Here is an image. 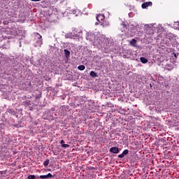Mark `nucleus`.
Segmentation results:
<instances>
[{
  "label": "nucleus",
  "instance_id": "obj_1",
  "mask_svg": "<svg viewBox=\"0 0 179 179\" xmlns=\"http://www.w3.org/2000/svg\"><path fill=\"white\" fill-rule=\"evenodd\" d=\"M165 44L169 47L173 45V43L174 41V36L171 34H169L166 36L164 39Z\"/></svg>",
  "mask_w": 179,
  "mask_h": 179
},
{
  "label": "nucleus",
  "instance_id": "obj_2",
  "mask_svg": "<svg viewBox=\"0 0 179 179\" xmlns=\"http://www.w3.org/2000/svg\"><path fill=\"white\" fill-rule=\"evenodd\" d=\"M152 5H153V3H152V1H147L143 3L141 5V7L143 9H146V8H149V6H152Z\"/></svg>",
  "mask_w": 179,
  "mask_h": 179
},
{
  "label": "nucleus",
  "instance_id": "obj_3",
  "mask_svg": "<svg viewBox=\"0 0 179 179\" xmlns=\"http://www.w3.org/2000/svg\"><path fill=\"white\" fill-rule=\"evenodd\" d=\"M39 178L41 179L54 178V176H52V174L49 173L47 175H41L39 176Z\"/></svg>",
  "mask_w": 179,
  "mask_h": 179
},
{
  "label": "nucleus",
  "instance_id": "obj_4",
  "mask_svg": "<svg viewBox=\"0 0 179 179\" xmlns=\"http://www.w3.org/2000/svg\"><path fill=\"white\" fill-rule=\"evenodd\" d=\"M109 152L115 154L120 153V148L117 147H112L110 148Z\"/></svg>",
  "mask_w": 179,
  "mask_h": 179
},
{
  "label": "nucleus",
  "instance_id": "obj_5",
  "mask_svg": "<svg viewBox=\"0 0 179 179\" xmlns=\"http://www.w3.org/2000/svg\"><path fill=\"white\" fill-rule=\"evenodd\" d=\"M96 20L99 22V23H101V22L104 20L106 17L104 16V15L99 14L98 15H96Z\"/></svg>",
  "mask_w": 179,
  "mask_h": 179
},
{
  "label": "nucleus",
  "instance_id": "obj_6",
  "mask_svg": "<svg viewBox=\"0 0 179 179\" xmlns=\"http://www.w3.org/2000/svg\"><path fill=\"white\" fill-rule=\"evenodd\" d=\"M128 153H129V150H124L122 154L118 155V157L120 159H122L123 157H125V156H127V155H128Z\"/></svg>",
  "mask_w": 179,
  "mask_h": 179
},
{
  "label": "nucleus",
  "instance_id": "obj_7",
  "mask_svg": "<svg viewBox=\"0 0 179 179\" xmlns=\"http://www.w3.org/2000/svg\"><path fill=\"white\" fill-rule=\"evenodd\" d=\"M64 52L66 58H69L71 57V52L68 49H64Z\"/></svg>",
  "mask_w": 179,
  "mask_h": 179
},
{
  "label": "nucleus",
  "instance_id": "obj_8",
  "mask_svg": "<svg viewBox=\"0 0 179 179\" xmlns=\"http://www.w3.org/2000/svg\"><path fill=\"white\" fill-rule=\"evenodd\" d=\"M90 76H92V78H98L99 76L97 75V73H96L94 71H92L90 73Z\"/></svg>",
  "mask_w": 179,
  "mask_h": 179
},
{
  "label": "nucleus",
  "instance_id": "obj_9",
  "mask_svg": "<svg viewBox=\"0 0 179 179\" xmlns=\"http://www.w3.org/2000/svg\"><path fill=\"white\" fill-rule=\"evenodd\" d=\"M140 60L142 62V64H148V59L145 57H141Z\"/></svg>",
  "mask_w": 179,
  "mask_h": 179
},
{
  "label": "nucleus",
  "instance_id": "obj_10",
  "mask_svg": "<svg viewBox=\"0 0 179 179\" xmlns=\"http://www.w3.org/2000/svg\"><path fill=\"white\" fill-rule=\"evenodd\" d=\"M78 69L79 71H85V69H86V66H85V65H80L78 66Z\"/></svg>",
  "mask_w": 179,
  "mask_h": 179
},
{
  "label": "nucleus",
  "instance_id": "obj_11",
  "mask_svg": "<svg viewBox=\"0 0 179 179\" xmlns=\"http://www.w3.org/2000/svg\"><path fill=\"white\" fill-rule=\"evenodd\" d=\"M136 44V39L134 38L130 41V45H133V47H135Z\"/></svg>",
  "mask_w": 179,
  "mask_h": 179
},
{
  "label": "nucleus",
  "instance_id": "obj_12",
  "mask_svg": "<svg viewBox=\"0 0 179 179\" xmlns=\"http://www.w3.org/2000/svg\"><path fill=\"white\" fill-rule=\"evenodd\" d=\"M48 164H50V159H46L44 162H43V166L45 167H47V166H48Z\"/></svg>",
  "mask_w": 179,
  "mask_h": 179
},
{
  "label": "nucleus",
  "instance_id": "obj_13",
  "mask_svg": "<svg viewBox=\"0 0 179 179\" xmlns=\"http://www.w3.org/2000/svg\"><path fill=\"white\" fill-rule=\"evenodd\" d=\"M27 178L28 179H36V176H34V175H29Z\"/></svg>",
  "mask_w": 179,
  "mask_h": 179
},
{
  "label": "nucleus",
  "instance_id": "obj_14",
  "mask_svg": "<svg viewBox=\"0 0 179 179\" xmlns=\"http://www.w3.org/2000/svg\"><path fill=\"white\" fill-rule=\"evenodd\" d=\"M101 25L103 26V27H107V26H110V23L105 22V23H102Z\"/></svg>",
  "mask_w": 179,
  "mask_h": 179
},
{
  "label": "nucleus",
  "instance_id": "obj_15",
  "mask_svg": "<svg viewBox=\"0 0 179 179\" xmlns=\"http://www.w3.org/2000/svg\"><path fill=\"white\" fill-rule=\"evenodd\" d=\"M41 97V92H40V94L38 96H36V99L38 100L40 99Z\"/></svg>",
  "mask_w": 179,
  "mask_h": 179
},
{
  "label": "nucleus",
  "instance_id": "obj_16",
  "mask_svg": "<svg viewBox=\"0 0 179 179\" xmlns=\"http://www.w3.org/2000/svg\"><path fill=\"white\" fill-rule=\"evenodd\" d=\"M62 148H69V144H62Z\"/></svg>",
  "mask_w": 179,
  "mask_h": 179
},
{
  "label": "nucleus",
  "instance_id": "obj_17",
  "mask_svg": "<svg viewBox=\"0 0 179 179\" xmlns=\"http://www.w3.org/2000/svg\"><path fill=\"white\" fill-rule=\"evenodd\" d=\"M37 36H38V39L43 38V36H41V35H40V34H37Z\"/></svg>",
  "mask_w": 179,
  "mask_h": 179
},
{
  "label": "nucleus",
  "instance_id": "obj_18",
  "mask_svg": "<svg viewBox=\"0 0 179 179\" xmlns=\"http://www.w3.org/2000/svg\"><path fill=\"white\" fill-rule=\"evenodd\" d=\"M31 2H40L41 0H31Z\"/></svg>",
  "mask_w": 179,
  "mask_h": 179
},
{
  "label": "nucleus",
  "instance_id": "obj_19",
  "mask_svg": "<svg viewBox=\"0 0 179 179\" xmlns=\"http://www.w3.org/2000/svg\"><path fill=\"white\" fill-rule=\"evenodd\" d=\"M60 143H61V145H64L65 141H64V140H62V141H60Z\"/></svg>",
  "mask_w": 179,
  "mask_h": 179
},
{
  "label": "nucleus",
  "instance_id": "obj_20",
  "mask_svg": "<svg viewBox=\"0 0 179 179\" xmlns=\"http://www.w3.org/2000/svg\"><path fill=\"white\" fill-rule=\"evenodd\" d=\"M0 64H1V62H0Z\"/></svg>",
  "mask_w": 179,
  "mask_h": 179
}]
</instances>
